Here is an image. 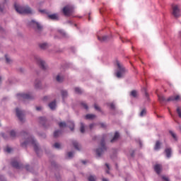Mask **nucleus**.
<instances>
[{
	"label": "nucleus",
	"instance_id": "1",
	"mask_svg": "<svg viewBox=\"0 0 181 181\" xmlns=\"http://www.w3.org/2000/svg\"><path fill=\"white\" fill-rule=\"evenodd\" d=\"M23 136H25L27 139L23 143L21 142V146L23 148L28 146V145H33L35 153L37 155H39L40 149L39 148V145L36 143V140H35V139L32 136H30L27 132H23Z\"/></svg>",
	"mask_w": 181,
	"mask_h": 181
},
{
	"label": "nucleus",
	"instance_id": "2",
	"mask_svg": "<svg viewBox=\"0 0 181 181\" xmlns=\"http://www.w3.org/2000/svg\"><path fill=\"white\" fill-rule=\"evenodd\" d=\"M14 8L16 12H18V13H21V15H23V14L30 15L33 13V11H32V8H30V7H29L28 6H22L18 4H15Z\"/></svg>",
	"mask_w": 181,
	"mask_h": 181
},
{
	"label": "nucleus",
	"instance_id": "3",
	"mask_svg": "<svg viewBox=\"0 0 181 181\" xmlns=\"http://www.w3.org/2000/svg\"><path fill=\"white\" fill-rule=\"evenodd\" d=\"M180 98V96L179 95H176V96H170V98H168L167 100L165 98V96L163 95H158V100L160 101V103L162 104L163 103H169L170 101H177L179 100Z\"/></svg>",
	"mask_w": 181,
	"mask_h": 181
},
{
	"label": "nucleus",
	"instance_id": "4",
	"mask_svg": "<svg viewBox=\"0 0 181 181\" xmlns=\"http://www.w3.org/2000/svg\"><path fill=\"white\" fill-rule=\"evenodd\" d=\"M117 67L119 69V71L116 73V77L117 78H122V77H124V74L125 73V68L121 65L118 62H117Z\"/></svg>",
	"mask_w": 181,
	"mask_h": 181
},
{
	"label": "nucleus",
	"instance_id": "5",
	"mask_svg": "<svg viewBox=\"0 0 181 181\" xmlns=\"http://www.w3.org/2000/svg\"><path fill=\"white\" fill-rule=\"evenodd\" d=\"M172 9L173 15L175 16V18H180V16H181L180 6L178 5H173Z\"/></svg>",
	"mask_w": 181,
	"mask_h": 181
},
{
	"label": "nucleus",
	"instance_id": "6",
	"mask_svg": "<svg viewBox=\"0 0 181 181\" xmlns=\"http://www.w3.org/2000/svg\"><path fill=\"white\" fill-rule=\"evenodd\" d=\"M100 146H101L100 148L96 149V154H97L98 156H101V155H103V153L105 151H107V147H105V141H104V140H102V141H101Z\"/></svg>",
	"mask_w": 181,
	"mask_h": 181
},
{
	"label": "nucleus",
	"instance_id": "7",
	"mask_svg": "<svg viewBox=\"0 0 181 181\" xmlns=\"http://www.w3.org/2000/svg\"><path fill=\"white\" fill-rule=\"evenodd\" d=\"M62 11L65 16H70V15H71V13L74 12V8L71 6H66L64 7Z\"/></svg>",
	"mask_w": 181,
	"mask_h": 181
},
{
	"label": "nucleus",
	"instance_id": "8",
	"mask_svg": "<svg viewBox=\"0 0 181 181\" xmlns=\"http://www.w3.org/2000/svg\"><path fill=\"white\" fill-rule=\"evenodd\" d=\"M29 26L30 28H34V29H37V30H42L43 27L38 22L35 21V20H32L29 23Z\"/></svg>",
	"mask_w": 181,
	"mask_h": 181
},
{
	"label": "nucleus",
	"instance_id": "9",
	"mask_svg": "<svg viewBox=\"0 0 181 181\" xmlns=\"http://www.w3.org/2000/svg\"><path fill=\"white\" fill-rule=\"evenodd\" d=\"M40 12H41V13H47V15H48V19H51L52 21H59V16L56 13L49 14V13L46 12V10H40Z\"/></svg>",
	"mask_w": 181,
	"mask_h": 181
},
{
	"label": "nucleus",
	"instance_id": "10",
	"mask_svg": "<svg viewBox=\"0 0 181 181\" xmlns=\"http://www.w3.org/2000/svg\"><path fill=\"white\" fill-rule=\"evenodd\" d=\"M17 97L23 100H32L33 98L32 95L28 93H18Z\"/></svg>",
	"mask_w": 181,
	"mask_h": 181
},
{
	"label": "nucleus",
	"instance_id": "11",
	"mask_svg": "<svg viewBox=\"0 0 181 181\" xmlns=\"http://www.w3.org/2000/svg\"><path fill=\"white\" fill-rule=\"evenodd\" d=\"M16 115L20 121H23V111L19 110V108L16 109Z\"/></svg>",
	"mask_w": 181,
	"mask_h": 181
},
{
	"label": "nucleus",
	"instance_id": "12",
	"mask_svg": "<svg viewBox=\"0 0 181 181\" xmlns=\"http://www.w3.org/2000/svg\"><path fill=\"white\" fill-rule=\"evenodd\" d=\"M37 63L40 66L42 70H46V62H45V61L42 60L40 58H37Z\"/></svg>",
	"mask_w": 181,
	"mask_h": 181
},
{
	"label": "nucleus",
	"instance_id": "13",
	"mask_svg": "<svg viewBox=\"0 0 181 181\" xmlns=\"http://www.w3.org/2000/svg\"><path fill=\"white\" fill-rule=\"evenodd\" d=\"M154 170L157 175H160V172L162 170V165L156 164V165H154Z\"/></svg>",
	"mask_w": 181,
	"mask_h": 181
},
{
	"label": "nucleus",
	"instance_id": "14",
	"mask_svg": "<svg viewBox=\"0 0 181 181\" xmlns=\"http://www.w3.org/2000/svg\"><path fill=\"white\" fill-rule=\"evenodd\" d=\"M11 165L13 168H16V169H21V164L16 161H12Z\"/></svg>",
	"mask_w": 181,
	"mask_h": 181
},
{
	"label": "nucleus",
	"instance_id": "15",
	"mask_svg": "<svg viewBox=\"0 0 181 181\" xmlns=\"http://www.w3.org/2000/svg\"><path fill=\"white\" fill-rule=\"evenodd\" d=\"M72 145L74 146L75 149L80 151V144L76 141H72Z\"/></svg>",
	"mask_w": 181,
	"mask_h": 181
},
{
	"label": "nucleus",
	"instance_id": "16",
	"mask_svg": "<svg viewBox=\"0 0 181 181\" xmlns=\"http://www.w3.org/2000/svg\"><path fill=\"white\" fill-rule=\"evenodd\" d=\"M39 47H40V49H42V50H45V49H47V47H49V45L46 42H44L40 44Z\"/></svg>",
	"mask_w": 181,
	"mask_h": 181
},
{
	"label": "nucleus",
	"instance_id": "17",
	"mask_svg": "<svg viewBox=\"0 0 181 181\" xmlns=\"http://www.w3.org/2000/svg\"><path fill=\"white\" fill-rule=\"evenodd\" d=\"M98 40H100V42H107V40H108V36H103V37H100L98 36Z\"/></svg>",
	"mask_w": 181,
	"mask_h": 181
},
{
	"label": "nucleus",
	"instance_id": "18",
	"mask_svg": "<svg viewBox=\"0 0 181 181\" xmlns=\"http://www.w3.org/2000/svg\"><path fill=\"white\" fill-rule=\"evenodd\" d=\"M160 149V141H157L154 146V151H159Z\"/></svg>",
	"mask_w": 181,
	"mask_h": 181
},
{
	"label": "nucleus",
	"instance_id": "19",
	"mask_svg": "<svg viewBox=\"0 0 181 181\" xmlns=\"http://www.w3.org/2000/svg\"><path fill=\"white\" fill-rule=\"evenodd\" d=\"M50 110H56V101H53L49 104Z\"/></svg>",
	"mask_w": 181,
	"mask_h": 181
},
{
	"label": "nucleus",
	"instance_id": "20",
	"mask_svg": "<svg viewBox=\"0 0 181 181\" xmlns=\"http://www.w3.org/2000/svg\"><path fill=\"white\" fill-rule=\"evenodd\" d=\"M85 118L86 119H94V118H95V115L88 114L85 116Z\"/></svg>",
	"mask_w": 181,
	"mask_h": 181
},
{
	"label": "nucleus",
	"instance_id": "21",
	"mask_svg": "<svg viewBox=\"0 0 181 181\" xmlns=\"http://www.w3.org/2000/svg\"><path fill=\"white\" fill-rule=\"evenodd\" d=\"M10 138H11V139L16 138V132L15 130H11L10 132Z\"/></svg>",
	"mask_w": 181,
	"mask_h": 181
},
{
	"label": "nucleus",
	"instance_id": "22",
	"mask_svg": "<svg viewBox=\"0 0 181 181\" xmlns=\"http://www.w3.org/2000/svg\"><path fill=\"white\" fill-rule=\"evenodd\" d=\"M69 127L70 128L71 131L74 130V122L69 121L67 122Z\"/></svg>",
	"mask_w": 181,
	"mask_h": 181
},
{
	"label": "nucleus",
	"instance_id": "23",
	"mask_svg": "<svg viewBox=\"0 0 181 181\" xmlns=\"http://www.w3.org/2000/svg\"><path fill=\"white\" fill-rule=\"evenodd\" d=\"M118 138H119V134L118 132H115L114 137L111 140V142H115Z\"/></svg>",
	"mask_w": 181,
	"mask_h": 181
},
{
	"label": "nucleus",
	"instance_id": "24",
	"mask_svg": "<svg viewBox=\"0 0 181 181\" xmlns=\"http://www.w3.org/2000/svg\"><path fill=\"white\" fill-rule=\"evenodd\" d=\"M165 153H166L167 158H170L172 155V150L170 148H166Z\"/></svg>",
	"mask_w": 181,
	"mask_h": 181
},
{
	"label": "nucleus",
	"instance_id": "25",
	"mask_svg": "<svg viewBox=\"0 0 181 181\" xmlns=\"http://www.w3.org/2000/svg\"><path fill=\"white\" fill-rule=\"evenodd\" d=\"M61 94L62 95L63 100H64L66 98V97H67V95H68V93H67L66 90H62Z\"/></svg>",
	"mask_w": 181,
	"mask_h": 181
},
{
	"label": "nucleus",
	"instance_id": "26",
	"mask_svg": "<svg viewBox=\"0 0 181 181\" xmlns=\"http://www.w3.org/2000/svg\"><path fill=\"white\" fill-rule=\"evenodd\" d=\"M80 132H81V134H84V132H86L84 124L82 122L81 123Z\"/></svg>",
	"mask_w": 181,
	"mask_h": 181
},
{
	"label": "nucleus",
	"instance_id": "27",
	"mask_svg": "<svg viewBox=\"0 0 181 181\" xmlns=\"http://www.w3.org/2000/svg\"><path fill=\"white\" fill-rule=\"evenodd\" d=\"M145 115H146V109L144 108L140 112V117H144Z\"/></svg>",
	"mask_w": 181,
	"mask_h": 181
},
{
	"label": "nucleus",
	"instance_id": "28",
	"mask_svg": "<svg viewBox=\"0 0 181 181\" xmlns=\"http://www.w3.org/2000/svg\"><path fill=\"white\" fill-rule=\"evenodd\" d=\"M63 80L64 78L62 76H60V75L57 76V81H58V83H62Z\"/></svg>",
	"mask_w": 181,
	"mask_h": 181
},
{
	"label": "nucleus",
	"instance_id": "29",
	"mask_svg": "<svg viewBox=\"0 0 181 181\" xmlns=\"http://www.w3.org/2000/svg\"><path fill=\"white\" fill-rule=\"evenodd\" d=\"M170 134L171 136H173V138L175 139V141H177V137L176 136V134H175V132L170 131Z\"/></svg>",
	"mask_w": 181,
	"mask_h": 181
},
{
	"label": "nucleus",
	"instance_id": "30",
	"mask_svg": "<svg viewBox=\"0 0 181 181\" xmlns=\"http://www.w3.org/2000/svg\"><path fill=\"white\" fill-rule=\"evenodd\" d=\"M131 95L132 97H134V98H136V97H137L138 95V92H136V90H132L131 92Z\"/></svg>",
	"mask_w": 181,
	"mask_h": 181
},
{
	"label": "nucleus",
	"instance_id": "31",
	"mask_svg": "<svg viewBox=\"0 0 181 181\" xmlns=\"http://www.w3.org/2000/svg\"><path fill=\"white\" fill-rule=\"evenodd\" d=\"M75 93L76 94H81V93H83V90L80 88H75Z\"/></svg>",
	"mask_w": 181,
	"mask_h": 181
},
{
	"label": "nucleus",
	"instance_id": "32",
	"mask_svg": "<svg viewBox=\"0 0 181 181\" xmlns=\"http://www.w3.org/2000/svg\"><path fill=\"white\" fill-rule=\"evenodd\" d=\"M59 128H63V127H67V124L64 122H62L59 123Z\"/></svg>",
	"mask_w": 181,
	"mask_h": 181
},
{
	"label": "nucleus",
	"instance_id": "33",
	"mask_svg": "<svg viewBox=\"0 0 181 181\" xmlns=\"http://www.w3.org/2000/svg\"><path fill=\"white\" fill-rule=\"evenodd\" d=\"M59 134H62V132H60L59 130L55 131L54 132V138H57V136H59Z\"/></svg>",
	"mask_w": 181,
	"mask_h": 181
},
{
	"label": "nucleus",
	"instance_id": "34",
	"mask_svg": "<svg viewBox=\"0 0 181 181\" xmlns=\"http://www.w3.org/2000/svg\"><path fill=\"white\" fill-rule=\"evenodd\" d=\"M95 175H90L88 177V181H95Z\"/></svg>",
	"mask_w": 181,
	"mask_h": 181
},
{
	"label": "nucleus",
	"instance_id": "35",
	"mask_svg": "<svg viewBox=\"0 0 181 181\" xmlns=\"http://www.w3.org/2000/svg\"><path fill=\"white\" fill-rule=\"evenodd\" d=\"M5 152H7L8 153H11V152H12V148H10L9 146H7L5 149H4Z\"/></svg>",
	"mask_w": 181,
	"mask_h": 181
},
{
	"label": "nucleus",
	"instance_id": "36",
	"mask_svg": "<svg viewBox=\"0 0 181 181\" xmlns=\"http://www.w3.org/2000/svg\"><path fill=\"white\" fill-rule=\"evenodd\" d=\"M6 57V63H11V62H12V60L11 59V58H9V57H8V55H5Z\"/></svg>",
	"mask_w": 181,
	"mask_h": 181
},
{
	"label": "nucleus",
	"instance_id": "37",
	"mask_svg": "<svg viewBox=\"0 0 181 181\" xmlns=\"http://www.w3.org/2000/svg\"><path fill=\"white\" fill-rule=\"evenodd\" d=\"M177 113L178 114V117L181 118V111H180V107L177 108Z\"/></svg>",
	"mask_w": 181,
	"mask_h": 181
},
{
	"label": "nucleus",
	"instance_id": "38",
	"mask_svg": "<svg viewBox=\"0 0 181 181\" xmlns=\"http://www.w3.org/2000/svg\"><path fill=\"white\" fill-rule=\"evenodd\" d=\"M54 146L57 148V149H60V144L59 143H55L54 144Z\"/></svg>",
	"mask_w": 181,
	"mask_h": 181
},
{
	"label": "nucleus",
	"instance_id": "39",
	"mask_svg": "<svg viewBox=\"0 0 181 181\" xmlns=\"http://www.w3.org/2000/svg\"><path fill=\"white\" fill-rule=\"evenodd\" d=\"M81 105L83 107V108H85V110H88V106L87 105V104L82 103Z\"/></svg>",
	"mask_w": 181,
	"mask_h": 181
},
{
	"label": "nucleus",
	"instance_id": "40",
	"mask_svg": "<svg viewBox=\"0 0 181 181\" xmlns=\"http://www.w3.org/2000/svg\"><path fill=\"white\" fill-rule=\"evenodd\" d=\"M110 107L111 110H115V105H114V103H110Z\"/></svg>",
	"mask_w": 181,
	"mask_h": 181
},
{
	"label": "nucleus",
	"instance_id": "41",
	"mask_svg": "<svg viewBox=\"0 0 181 181\" xmlns=\"http://www.w3.org/2000/svg\"><path fill=\"white\" fill-rule=\"evenodd\" d=\"M94 107L97 111H101V109H100V107H98V105H97V104H95Z\"/></svg>",
	"mask_w": 181,
	"mask_h": 181
},
{
	"label": "nucleus",
	"instance_id": "42",
	"mask_svg": "<svg viewBox=\"0 0 181 181\" xmlns=\"http://www.w3.org/2000/svg\"><path fill=\"white\" fill-rule=\"evenodd\" d=\"M106 168H107V170H106V173H110V165L108 163L105 164Z\"/></svg>",
	"mask_w": 181,
	"mask_h": 181
},
{
	"label": "nucleus",
	"instance_id": "43",
	"mask_svg": "<svg viewBox=\"0 0 181 181\" xmlns=\"http://www.w3.org/2000/svg\"><path fill=\"white\" fill-rule=\"evenodd\" d=\"M40 87V82L35 83V88H39Z\"/></svg>",
	"mask_w": 181,
	"mask_h": 181
},
{
	"label": "nucleus",
	"instance_id": "44",
	"mask_svg": "<svg viewBox=\"0 0 181 181\" xmlns=\"http://www.w3.org/2000/svg\"><path fill=\"white\" fill-rule=\"evenodd\" d=\"M163 180L169 181V178L165 175L162 176Z\"/></svg>",
	"mask_w": 181,
	"mask_h": 181
},
{
	"label": "nucleus",
	"instance_id": "45",
	"mask_svg": "<svg viewBox=\"0 0 181 181\" xmlns=\"http://www.w3.org/2000/svg\"><path fill=\"white\" fill-rule=\"evenodd\" d=\"M68 158H73V152L70 151L68 153Z\"/></svg>",
	"mask_w": 181,
	"mask_h": 181
},
{
	"label": "nucleus",
	"instance_id": "46",
	"mask_svg": "<svg viewBox=\"0 0 181 181\" xmlns=\"http://www.w3.org/2000/svg\"><path fill=\"white\" fill-rule=\"evenodd\" d=\"M0 12H4V4H0Z\"/></svg>",
	"mask_w": 181,
	"mask_h": 181
},
{
	"label": "nucleus",
	"instance_id": "47",
	"mask_svg": "<svg viewBox=\"0 0 181 181\" xmlns=\"http://www.w3.org/2000/svg\"><path fill=\"white\" fill-rule=\"evenodd\" d=\"M94 127H95V124H91L89 125L90 129H93V128H94Z\"/></svg>",
	"mask_w": 181,
	"mask_h": 181
},
{
	"label": "nucleus",
	"instance_id": "48",
	"mask_svg": "<svg viewBox=\"0 0 181 181\" xmlns=\"http://www.w3.org/2000/svg\"><path fill=\"white\" fill-rule=\"evenodd\" d=\"M2 136L4 139H9V137L6 136L4 134H3Z\"/></svg>",
	"mask_w": 181,
	"mask_h": 181
},
{
	"label": "nucleus",
	"instance_id": "49",
	"mask_svg": "<svg viewBox=\"0 0 181 181\" xmlns=\"http://www.w3.org/2000/svg\"><path fill=\"white\" fill-rule=\"evenodd\" d=\"M40 120L42 121H46V118L45 117H40Z\"/></svg>",
	"mask_w": 181,
	"mask_h": 181
},
{
	"label": "nucleus",
	"instance_id": "50",
	"mask_svg": "<svg viewBox=\"0 0 181 181\" xmlns=\"http://www.w3.org/2000/svg\"><path fill=\"white\" fill-rule=\"evenodd\" d=\"M36 110L37 111H40V110H42V107H37Z\"/></svg>",
	"mask_w": 181,
	"mask_h": 181
},
{
	"label": "nucleus",
	"instance_id": "51",
	"mask_svg": "<svg viewBox=\"0 0 181 181\" xmlns=\"http://www.w3.org/2000/svg\"><path fill=\"white\" fill-rule=\"evenodd\" d=\"M100 125H101L102 128H105V124H104V123H102Z\"/></svg>",
	"mask_w": 181,
	"mask_h": 181
},
{
	"label": "nucleus",
	"instance_id": "52",
	"mask_svg": "<svg viewBox=\"0 0 181 181\" xmlns=\"http://www.w3.org/2000/svg\"><path fill=\"white\" fill-rule=\"evenodd\" d=\"M103 181H109L107 178H103Z\"/></svg>",
	"mask_w": 181,
	"mask_h": 181
},
{
	"label": "nucleus",
	"instance_id": "53",
	"mask_svg": "<svg viewBox=\"0 0 181 181\" xmlns=\"http://www.w3.org/2000/svg\"><path fill=\"white\" fill-rule=\"evenodd\" d=\"M82 163H83V165H86V162L84 161V160H83V161H82Z\"/></svg>",
	"mask_w": 181,
	"mask_h": 181
},
{
	"label": "nucleus",
	"instance_id": "54",
	"mask_svg": "<svg viewBox=\"0 0 181 181\" xmlns=\"http://www.w3.org/2000/svg\"><path fill=\"white\" fill-rule=\"evenodd\" d=\"M44 100H47V96L44 97Z\"/></svg>",
	"mask_w": 181,
	"mask_h": 181
},
{
	"label": "nucleus",
	"instance_id": "55",
	"mask_svg": "<svg viewBox=\"0 0 181 181\" xmlns=\"http://www.w3.org/2000/svg\"><path fill=\"white\" fill-rule=\"evenodd\" d=\"M29 168L28 166H26V169H27V170H29V168Z\"/></svg>",
	"mask_w": 181,
	"mask_h": 181
},
{
	"label": "nucleus",
	"instance_id": "56",
	"mask_svg": "<svg viewBox=\"0 0 181 181\" xmlns=\"http://www.w3.org/2000/svg\"><path fill=\"white\" fill-rule=\"evenodd\" d=\"M1 81H2V78L0 77V83H1Z\"/></svg>",
	"mask_w": 181,
	"mask_h": 181
},
{
	"label": "nucleus",
	"instance_id": "57",
	"mask_svg": "<svg viewBox=\"0 0 181 181\" xmlns=\"http://www.w3.org/2000/svg\"><path fill=\"white\" fill-rule=\"evenodd\" d=\"M90 16L88 17V21H90Z\"/></svg>",
	"mask_w": 181,
	"mask_h": 181
},
{
	"label": "nucleus",
	"instance_id": "58",
	"mask_svg": "<svg viewBox=\"0 0 181 181\" xmlns=\"http://www.w3.org/2000/svg\"><path fill=\"white\" fill-rule=\"evenodd\" d=\"M60 33H63V31H60Z\"/></svg>",
	"mask_w": 181,
	"mask_h": 181
},
{
	"label": "nucleus",
	"instance_id": "59",
	"mask_svg": "<svg viewBox=\"0 0 181 181\" xmlns=\"http://www.w3.org/2000/svg\"><path fill=\"white\" fill-rule=\"evenodd\" d=\"M146 95L148 96V93H146Z\"/></svg>",
	"mask_w": 181,
	"mask_h": 181
},
{
	"label": "nucleus",
	"instance_id": "60",
	"mask_svg": "<svg viewBox=\"0 0 181 181\" xmlns=\"http://www.w3.org/2000/svg\"><path fill=\"white\" fill-rule=\"evenodd\" d=\"M132 156H134V154H132Z\"/></svg>",
	"mask_w": 181,
	"mask_h": 181
}]
</instances>
